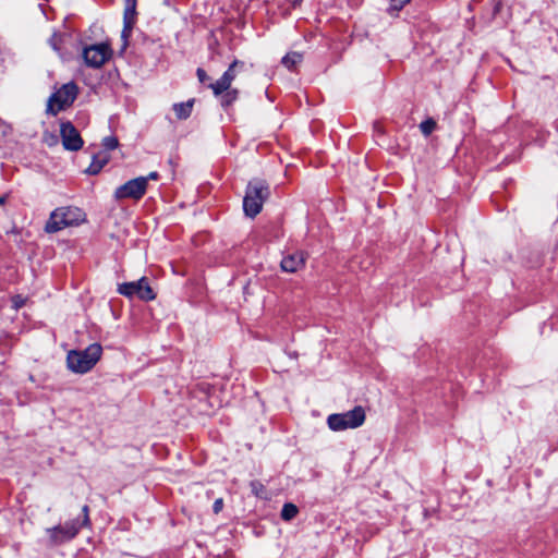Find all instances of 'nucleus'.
<instances>
[{"label":"nucleus","mask_w":558,"mask_h":558,"mask_svg":"<svg viewBox=\"0 0 558 558\" xmlns=\"http://www.w3.org/2000/svg\"><path fill=\"white\" fill-rule=\"evenodd\" d=\"M83 519H74L66 521L64 524H59L45 530L46 538L44 544L48 548H53L72 541L84 526H88L89 521V509L88 506L82 508Z\"/></svg>","instance_id":"1"},{"label":"nucleus","mask_w":558,"mask_h":558,"mask_svg":"<svg viewBox=\"0 0 558 558\" xmlns=\"http://www.w3.org/2000/svg\"><path fill=\"white\" fill-rule=\"evenodd\" d=\"M101 353L99 343H92L85 350H72L66 355V365L73 373L85 374L96 365Z\"/></svg>","instance_id":"2"},{"label":"nucleus","mask_w":558,"mask_h":558,"mask_svg":"<svg viewBox=\"0 0 558 558\" xmlns=\"http://www.w3.org/2000/svg\"><path fill=\"white\" fill-rule=\"evenodd\" d=\"M269 186L260 179H253L248 182L245 196L243 198V210L246 216L254 218L257 216L264 202L269 197Z\"/></svg>","instance_id":"3"},{"label":"nucleus","mask_w":558,"mask_h":558,"mask_svg":"<svg viewBox=\"0 0 558 558\" xmlns=\"http://www.w3.org/2000/svg\"><path fill=\"white\" fill-rule=\"evenodd\" d=\"M85 220V214L77 207H60L54 209L46 222L47 233L58 232L66 227L77 226Z\"/></svg>","instance_id":"4"},{"label":"nucleus","mask_w":558,"mask_h":558,"mask_svg":"<svg viewBox=\"0 0 558 558\" xmlns=\"http://www.w3.org/2000/svg\"><path fill=\"white\" fill-rule=\"evenodd\" d=\"M365 411L361 405L343 412L333 413L327 417V425L333 432L357 428L365 422Z\"/></svg>","instance_id":"5"},{"label":"nucleus","mask_w":558,"mask_h":558,"mask_svg":"<svg viewBox=\"0 0 558 558\" xmlns=\"http://www.w3.org/2000/svg\"><path fill=\"white\" fill-rule=\"evenodd\" d=\"M77 96V86L75 83H66L53 93L47 104V113L56 116L66 107L71 106Z\"/></svg>","instance_id":"6"},{"label":"nucleus","mask_w":558,"mask_h":558,"mask_svg":"<svg viewBox=\"0 0 558 558\" xmlns=\"http://www.w3.org/2000/svg\"><path fill=\"white\" fill-rule=\"evenodd\" d=\"M118 292L129 299L136 296L142 301H151L156 298L146 277H142L137 281L119 284Z\"/></svg>","instance_id":"7"},{"label":"nucleus","mask_w":558,"mask_h":558,"mask_svg":"<svg viewBox=\"0 0 558 558\" xmlns=\"http://www.w3.org/2000/svg\"><path fill=\"white\" fill-rule=\"evenodd\" d=\"M146 179L138 177L118 186L113 193V197L118 202L123 199L140 201L146 194Z\"/></svg>","instance_id":"8"},{"label":"nucleus","mask_w":558,"mask_h":558,"mask_svg":"<svg viewBox=\"0 0 558 558\" xmlns=\"http://www.w3.org/2000/svg\"><path fill=\"white\" fill-rule=\"evenodd\" d=\"M111 52L107 44L92 45L83 50V58L88 66L100 68L109 60Z\"/></svg>","instance_id":"9"},{"label":"nucleus","mask_w":558,"mask_h":558,"mask_svg":"<svg viewBox=\"0 0 558 558\" xmlns=\"http://www.w3.org/2000/svg\"><path fill=\"white\" fill-rule=\"evenodd\" d=\"M60 135L64 149L76 151L82 148L83 140L71 122H62L60 125Z\"/></svg>","instance_id":"10"},{"label":"nucleus","mask_w":558,"mask_h":558,"mask_svg":"<svg viewBox=\"0 0 558 558\" xmlns=\"http://www.w3.org/2000/svg\"><path fill=\"white\" fill-rule=\"evenodd\" d=\"M241 65L243 66V63L235 60L233 61L228 70L222 74V76L217 80L215 83H211L209 87L213 89V93L215 96H218L222 94L226 89L231 87L232 82L234 81L236 76L235 69Z\"/></svg>","instance_id":"11"},{"label":"nucleus","mask_w":558,"mask_h":558,"mask_svg":"<svg viewBox=\"0 0 558 558\" xmlns=\"http://www.w3.org/2000/svg\"><path fill=\"white\" fill-rule=\"evenodd\" d=\"M136 16V7H131L125 4L124 14H123V29L121 33V37L124 40V47L126 46L128 39L131 36L133 25L135 23Z\"/></svg>","instance_id":"12"},{"label":"nucleus","mask_w":558,"mask_h":558,"mask_svg":"<svg viewBox=\"0 0 558 558\" xmlns=\"http://www.w3.org/2000/svg\"><path fill=\"white\" fill-rule=\"evenodd\" d=\"M281 269L286 272H295L304 266V256L302 253L288 255L281 260Z\"/></svg>","instance_id":"13"},{"label":"nucleus","mask_w":558,"mask_h":558,"mask_svg":"<svg viewBox=\"0 0 558 558\" xmlns=\"http://www.w3.org/2000/svg\"><path fill=\"white\" fill-rule=\"evenodd\" d=\"M109 157L106 154H99L94 156L92 163L87 168V173L97 174L104 168V166L108 162Z\"/></svg>","instance_id":"14"},{"label":"nucleus","mask_w":558,"mask_h":558,"mask_svg":"<svg viewBox=\"0 0 558 558\" xmlns=\"http://www.w3.org/2000/svg\"><path fill=\"white\" fill-rule=\"evenodd\" d=\"M193 108V100H187L186 102L174 104L173 111L178 119H186L191 116Z\"/></svg>","instance_id":"15"},{"label":"nucleus","mask_w":558,"mask_h":558,"mask_svg":"<svg viewBox=\"0 0 558 558\" xmlns=\"http://www.w3.org/2000/svg\"><path fill=\"white\" fill-rule=\"evenodd\" d=\"M220 97V104L223 108H228L231 106L239 97V90L229 87L222 94L218 95Z\"/></svg>","instance_id":"16"},{"label":"nucleus","mask_w":558,"mask_h":558,"mask_svg":"<svg viewBox=\"0 0 558 558\" xmlns=\"http://www.w3.org/2000/svg\"><path fill=\"white\" fill-rule=\"evenodd\" d=\"M302 59H303L302 53L292 51V52L287 53L282 58L281 62L287 69L293 70L302 61Z\"/></svg>","instance_id":"17"},{"label":"nucleus","mask_w":558,"mask_h":558,"mask_svg":"<svg viewBox=\"0 0 558 558\" xmlns=\"http://www.w3.org/2000/svg\"><path fill=\"white\" fill-rule=\"evenodd\" d=\"M298 513V507L294 504L287 502L283 505L280 515L283 521H291L296 517Z\"/></svg>","instance_id":"18"},{"label":"nucleus","mask_w":558,"mask_h":558,"mask_svg":"<svg viewBox=\"0 0 558 558\" xmlns=\"http://www.w3.org/2000/svg\"><path fill=\"white\" fill-rule=\"evenodd\" d=\"M63 40V36L57 32H54L48 40L49 46L56 51L60 57H62L61 44Z\"/></svg>","instance_id":"19"},{"label":"nucleus","mask_w":558,"mask_h":558,"mask_svg":"<svg viewBox=\"0 0 558 558\" xmlns=\"http://www.w3.org/2000/svg\"><path fill=\"white\" fill-rule=\"evenodd\" d=\"M250 487L256 497L266 498V488L259 481H252Z\"/></svg>","instance_id":"20"},{"label":"nucleus","mask_w":558,"mask_h":558,"mask_svg":"<svg viewBox=\"0 0 558 558\" xmlns=\"http://www.w3.org/2000/svg\"><path fill=\"white\" fill-rule=\"evenodd\" d=\"M420 129L424 135H429L436 129V122L427 119L420 124Z\"/></svg>","instance_id":"21"},{"label":"nucleus","mask_w":558,"mask_h":558,"mask_svg":"<svg viewBox=\"0 0 558 558\" xmlns=\"http://www.w3.org/2000/svg\"><path fill=\"white\" fill-rule=\"evenodd\" d=\"M118 145H119L118 138L114 136H107L102 140V146L107 150H113L118 147Z\"/></svg>","instance_id":"22"},{"label":"nucleus","mask_w":558,"mask_h":558,"mask_svg":"<svg viewBox=\"0 0 558 558\" xmlns=\"http://www.w3.org/2000/svg\"><path fill=\"white\" fill-rule=\"evenodd\" d=\"M410 0H390L391 8L396 11L401 10L404 4H407Z\"/></svg>","instance_id":"23"},{"label":"nucleus","mask_w":558,"mask_h":558,"mask_svg":"<svg viewBox=\"0 0 558 558\" xmlns=\"http://www.w3.org/2000/svg\"><path fill=\"white\" fill-rule=\"evenodd\" d=\"M222 507H223V500H222V498H218L214 502L213 510L217 514L222 510Z\"/></svg>","instance_id":"24"},{"label":"nucleus","mask_w":558,"mask_h":558,"mask_svg":"<svg viewBox=\"0 0 558 558\" xmlns=\"http://www.w3.org/2000/svg\"><path fill=\"white\" fill-rule=\"evenodd\" d=\"M196 74L201 83H205L208 80L207 73L201 68L197 69Z\"/></svg>","instance_id":"25"},{"label":"nucleus","mask_w":558,"mask_h":558,"mask_svg":"<svg viewBox=\"0 0 558 558\" xmlns=\"http://www.w3.org/2000/svg\"><path fill=\"white\" fill-rule=\"evenodd\" d=\"M158 178H159V174L156 171H153L148 175L144 177V179H146V187L148 186V181L149 180L156 181V180H158Z\"/></svg>","instance_id":"26"},{"label":"nucleus","mask_w":558,"mask_h":558,"mask_svg":"<svg viewBox=\"0 0 558 558\" xmlns=\"http://www.w3.org/2000/svg\"><path fill=\"white\" fill-rule=\"evenodd\" d=\"M8 198H9V194L1 195L0 196V206L5 205Z\"/></svg>","instance_id":"27"},{"label":"nucleus","mask_w":558,"mask_h":558,"mask_svg":"<svg viewBox=\"0 0 558 558\" xmlns=\"http://www.w3.org/2000/svg\"><path fill=\"white\" fill-rule=\"evenodd\" d=\"M126 5L136 7V0H125Z\"/></svg>","instance_id":"28"}]
</instances>
